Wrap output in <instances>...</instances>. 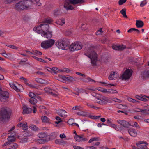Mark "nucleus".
Masks as SVG:
<instances>
[{"label":"nucleus","mask_w":149,"mask_h":149,"mask_svg":"<svg viewBox=\"0 0 149 149\" xmlns=\"http://www.w3.org/2000/svg\"><path fill=\"white\" fill-rule=\"evenodd\" d=\"M49 25L47 24H42L38 26L33 28V30L38 34H41L42 36L47 38L52 36V32L49 31Z\"/></svg>","instance_id":"nucleus-1"},{"label":"nucleus","mask_w":149,"mask_h":149,"mask_svg":"<svg viewBox=\"0 0 149 149\" xmlns=\"http://www.w3.org/2000/svg\"><path fill=\"white\" fill-rule=\"evenodd\" d=\"M12 110L8 107H5L0 109V122L9 120L10 118Z\"/></svg>","instance_id":"nucleus-2"},{"label":"nucleus","mask_w":149,"mask_h":149,"mask_svg":"<svg viewBox=\"0 0 149 149\" xmlns=\"http://www.w3.org/2000/svg\"><path fill=\"white\" fill-rule=\"evenodd\" d=\"M84 55L91 59L92 66H94L96 65V63L97 60V55L93 47H89L87 51L84 53Z\"/></svg>","instance_id":"nucleus-3"},{"label":"nucleus","mask_w":149,"mask_h":149,"mask_svg":"<svg viewBox=\"0 0 149 149\" xmlns=\"http://www.w3.org/2000/svg\"><path fill=\"white\" fill-rule=\"evenodd\" d=\"M112 100L118 102H122L120 100L116 98H113L112 100L103 96H101L100 98L97 99V100H96V102L100 105H104L106 104L107 102H111Z\"/></svg>","instance_id":"nucleus-4"},{"label":"nucleus","mask_w":149,"mask_h":149,"mask_svg":"<svg viewBox=\"0 0 149 149\" xmlns=\"http://www.w3.org/2000/svg\"><path fill=\"white\" fill-rule=\"evenodd\" d=\"M70 45L69 40L67 38L61 39L57 41L56 43L57 47L61 49H65Z\"/></svg>","instance_id":"nucleus-5"},{"label":"nucleus","mask_w":149,"mask_h":149,"mask_svg":"<svg viewBox=\"0 0 149 149\" xmlns=\"http://www.w3.org/2000/svg\"><path fill=\"white\" fill-rule=\"evenodd\" d=\"M55 41L51 39L43 41L41 44V46L44 49H47L51 47L54 44Z\"/></svg>","instance_id":"nucleus-6"},{"label":"nucleus","mask_w":149,"mask_h":149,"mask_svg":"<svg viewBox=\"0 0 149 149\" xmlns=\"http://www.w3.org/2000/svg\"><path fill=\"white\" fill-rule=\"evenodd\" d=\"M10 96L9 93L7 91L3 90L0 88V101L5 102L7 100Z\"/></svg>","instance_id":"nucleus-7"},{"label":"nucleus","mask_w":149,"mask_h":149,"mask_svg":"<svg viewBox=\"0 0 149 149\" xmlns=\"http://www.w3.org/2000/svg\"><path fill=\"white\" fill-rule=\"evenodd\" d=\"M133 71L131 69H126L121 76L123 80L129 79L132 76Z\"/></svg>","instance_id":"nucleus-8"},{"label":"nucleus","mask_w":149,"mask_h":149,"mask_svg":"<svg viewBox=\"0 0 149 149\" xmlns=\"http://www.w3.org/2000/svg\"><path fill=\"white\" fill-rule=\"evenodd\" d=\"M82 45L80 42H77L76 43H73L70 46V49L71 51L78 50L82 49Z\"/></svg>","instance_id":"nucleus-9"},{"label":"nucleus","mask_w":149,"mask_h":149,"mask_svg":"<svg viewBox=\"0 0 149 149\" xmlns=\"http://www.w3.org/2000/svg\"><path fill=\"white\" fill-rule=\"evenodd\" d=\"M136 145L137 146L136 148L135 149H149L146 146V145H148V144L146 142L139 141L137 142Z\"/></svg>","instance_id":"nucleus-10"},{"label":"nucleus","mask_w":149,"mask_h":149,"mask_svg":"<svg viewBox=\"0 0 149 149\" xmlns=\"http://www.w3.org/2000/svg\"><path fill=\"white\" fill-rule=\"evenodd\" d=\"M28 95L31 98V99L29 100L30 103L33 105H34L36 104L38 101L36 98V95L32 92H29Z\"/></svg>","instance_id":"nucleus-11"},{"label":"nucleus","mask_w":149,"mask_h":149,"mask_svg":"<svg viewBox=\"0 0 149 149\" xmlns=\"http://www.w3.org/2000/svg\"><path fill=\"white\" fill-rule=\"evenodd\" d=\"M118 124L123 126L124 127L128 128L130 125H131L129 122L125 120H118L117 121Z\"/></svg>","instance_id":"nucleus-12"},{"label":"nucleus","mask_w":149,"mask_h":149,"mask_svg":"<svg viewBox=\"0 0 149 149\" xmlns=\"http://www.w3.org/2000/svg\"><path fill=\"white\" fill-rule=\"evenodd\" d=\"M24 3V1L23 0L22 1L16 4L15 5V8L17 10L20 9L23 10L25 9H26V6H25Z\"/></svg>","instance_id":"nucleus-13"},{"label":"nucleus","mask_w":149,"mask_h":149,"mask_svg":"<svg viewBox=\"0 0 149 149\" xmlns=\"http://www.w3.org/2000/svg\"><path fill=\"white\" fill-rule=\"evenodd\" d=\"M61 78L63 81V82H66V81H68L70 82L75 81V79L73 78L70 76H61Z\"/></svg>","instance_id":"nucleus-14"},{"label":"nucleus","mask_w":149,"mask_h":149,"mask_svg":"<svg viewBox=\"0 0 149 149\" xmlns=\"http://www.w3.org/2000/svg\"><path fill=\"white\" fill-rule=\"evenodd\" d=\"M112 47L113 49L116 50H122L126 49V45L123 44L119 45H112Z\"/></svg>","instance_id":"nucleus-15"},{"label":"nucleus","mask_w":149,"mask_h":149,"mask_svg":"<svg viewBox=\"0 0 149 149\" xmlns=\"http://www.w3.org/2000/svg\"><path fill=\"white\" fill-rule=\"evenodd\" d=\"M4 52L1 53V54L5 57L9 59L10 60H13L14 59V54L9 53H6V52L4 51Z\"/></svg>","instance_id":"nucleus-16"},{"label":"nucleus","mask_w":149,"mask_h":149,"mask_svg":"<svg viewBox=\"0 0 149 149\" xmlns=\"http://www.w3.org/2000/svg\"><path fill=\"white\" fill-rule=\"evenodd\" d=\"M23 114H29L31 113L32 111V109L30 108H27L26 106H24L23 107Z\"/></svg>","instance_id":"nucleus-17"},{"label":"nucleus","mask_w":149,"mask_h":149,"mask_svg":"<svg viewBox=\"0 0 149 149\" xmlns=\"http://www.w3.org/2000/svg\"><path fill=\"white\" fill-rule=\"evenodd\" d=\"M128 133L132 136L135 137L137 135L136 130L133 128H130L128 130Z\"/></svg>","instance_id":"nucleus-18"},{"label":"nucleus","mask_w":149,"mask_h":149,"mask_svg":"<svg viewBox=\"0 0 149 149\" xmlns=\"http://www.w3.org/2000/svg\"><path fill=\"white\" fill-rule=\"evenodd\" d=\"M75 139L77 141L81 142L82 141H87L88 139L82 135H78L74 137Z\"/></svg>","instance_id":"nucleus-19"},{"label":"nucleus","mask_w":149,"mask_h":149,"mask_svg":"<svg viewBox=\"0 0 149 149\" xmlns=\"http://www.w3.org/2000/svg\"><path fill=\"white\" fill-rule=\"evenodd\" d=\"M69 2L70 3L75 5L76 4H81L84 3V0H69Z\"/></svg>","instance_id":"nucleus-20"},{"label":"nucleus","mask_w":149,"mask_h":149,"mask_svg":"<svg viewBox=\"0 0 149 149\" xmlns=\"http://www.w3.org/2000/svg\"><path fill=\"white\" fill-rule=\"evenodd\" d=\"M66 111L63 109H60L59 110L58 113V115L62 117H65L67 116Z\"/></svg>","instance_id":"nucleus-21"},{"label":"nucleus","mask_w":149,"mask_h":149,"mask_svg":"<svg viewBox=\"0 0 149 149\" xmlns=\"http://www.w3.org/2000/svg\"><path fill=\"white\" fill-rule=\"evenodd\" d=\"M56 137V135L55 132L51 133L49 136V137L47 138L48 140V141L54 139Z\"/></svg>","instance_id":"nucleus-22"},{"label":"nucleus","mask_w":149,"mask_h":149,"mask_svg":"<svg viewBox=\"0 0 149 149\" xmlns=\"http://www.w3.org/2000/svg\"><path fill=\"white\" fill-rule=\"evenodd\" d=\"M135 24L137 28H142L144 25V23L141 20H136Z\"/></svg>","instance_id":"nucleus-23"},{"label":"nucleus","mask_w":149,"mask_h":149,"mask_svg":"<svg viewBox=\"0 0 149 149\" xmlns=\"http://www.w3.org/2000/svg\"><path fill=\"white\" fill-rule=\"evenodd\" d=\"M17 126H19L20 127H22L23 130H27L28 128V126L27 125L26 123H20L19 124H18Z\"/></svg>","instance_id":"nucleus-24"},{"label":"nucleus","mask_w":149,"mask_h":149,"mask_svg":"<svg viewBox=\"0 0 149 149\" xmlns=\"http://www.w3.org/2000/svg\"><path fill=\"white\" fill-rule=\"evenodd\" d=\"M9 85L11 88L14 89L17 92L21 91L20 90L19 88H18L14 83H9Z\"/></svg>","instance_id":"nucleus-25"},{"label":"nucleus","mask_w":149,"mask_h":149,"mask_svg":"<svg viewBox=\"0 0 149 149\" xmlns=\"http://www.w3.org/2000/svg\"><path fill=\"white\" fill-rule=\"evenodd\" d=\"M35 81L37 83L42 84H45L46 82V81L45 80L43 79L40 78H36L35 79Z\"/></svg>","instance_id":"nucleus-26"},{"label":"nucleus","mask_w":149,"mask_h":149,"mask_svg":"<svg viewBox=\"0 0 149 149\" xmlns=\"http://www.w3.org/2000/svg\"><path fill=\"white\" fill-rule=\"evenodd\" d=\"M49 69H50V70H48V71L49 72L53 71V72L55 74H57L59 70L56 67H53L52 68H48Z\"/></svg>","instance_id":"nucleus-27"},{"label":"nucleus","mask_w":149,"mask_h":149,"mask_svg":"<svg viewBox=\"0 0 149 149\" xmlns=\"http://www.w3.org/2000/svg\"><path fill=\"white\" fill-rule=\"evenodd\" d=\"M41 119L43 122L45 123H50V120L45 116H43L41 117Z\"/></svg>","instance_id":"nucleus-28"},{"label":"nucleus","mask_w":149,"mask_h":149,"mask_svg":"<svg viewBox=\"0 0 149 149\" xmlns=\"http://www.w3.org/2000/svg\"><path fill=\"white\" fill-rule=\"evenodd\" d=\"M32 135L33 133L32 132L29 131H24L23 134L24 136L25 137L30 136Z\"/></svg>","instance_id":"nucleus-29"},{"label":"nucleus","mask_w":149,"mask_h":149,"mask_svg":"<svg viewBox=\"0 0 149 149\" xmlns=\"http://www.w3.org/2000/svg\"><path fill=\"white\" fill-rule=\"evenodd\" d=\"M29 128L35 131H38L40 130L39 129L34 125H31L29 126Z\"/></svg>","instance_id":"nucleus-30"},{"label":"nucleus","mask_w":149,"mask_h":149,"mask_svg":"<svg viewBox=\"0 0 149 149\" xmlns=\"http://www.w3.org/2000/svg\"><path fill=\"white\" fill-rule=\"evenodd\" d=\"M57 24L60 25H63L65 24V19H59L56 22Z\"/></svg>","instance_id":"nucleus-31"},{"label":"nucleus","mask_w":149,"mask_h":149,"mask_svg":"<svg viewBox=\"0 0 149 149\" xmlns=\"http://www.w3.org/2000/svg\"><path fill=\"white\" fill-rule=\"evenodd\" d=\"M38 141L39 144H44L45 142H48V140L46 138L43 139H39L38 140Z\"/></svg>","instance_id":"nucleus-32"},{"label":"nucleus","mask_w":149,"mask_h":149,"mask_svg":"<svg viewBox=\"0 0 149 149\" xmlns=\"http://www.w3.org/2000/svg\"><path fill=\"white\" fill-rule=\"evenodd\" d=\"M25 4V6H26V8H27L29 7V6L31 5V2L30 1H29L27 0H23Z\"/></svg>","instance_id":"nucleus-33"},{"label":"nucleus","mask_w":149,"mask_h":149,"mask_svg":"<svg viewBox=\"0 0 149 149\" xmlns=\"http://www.w3.org/2000/svg\"><path fill=\"white\" fill-rule=\"evenodd\" d=\"M47 136L46 133L45 132L39 133L38 134V136L40 138H44Z\"/></svg>","instance_id":"nucleus-34"},{"label":"nucleus","mask_w":149,"mask_h":149,"mask_svg":"<svg viewBox=\"0 0 149 149\" xmlns=\"http://www.w3.org/2000/svg\"><path fill=\"white\" fill-rule=\"evenodd\" d=\"M7 140L9 142L11 143V142H14L15 141V137L13 136H9L7 139Z\"/></svg>","instance_id":"nucleus-35"},{"label":"nucleus","mask_w":149,"mask_h":149,"mask_svg":"<svg viewBox=\"0 0 149 149\" xmlns=\"http://www.w3.org/2000/svg\"><path fill=\"white\" fill-rule=\"evenodd\" d=\"M115 72H114L112 71L111 72V73L109 76L108 79L110 80H113L114 79L113 77H114L115 75Z\"/></svg>","instance_id":"nucleus-36"},{"label":"nucleus","mask_w":149,"mask_h":149,"mask_svg":"<svg viewBox=\"0 0 149 149\" xmlns=\"http://www.w3.org/2000/svg\"><path fill=\"white\" fill-rule=\"evenodd\" d=\"M53 21L52 19L50 18H47L45 19L43 21L44 23L50 24Z\"/></svg>","instance_id":"nucleus-37"},{"label":"nucleus","mask_w":149,"mask_h":149,"mask_svg":"<svg viewBox=\"0 0 149 149\" xmlns=\"http://www.w3.org/2000/svg\"><path fill=\"white\" fill-rule=\"evenodd\" d=\"M99 138L97 137H94L91 138L88 141V143H91L92 142L95 141H97L99 140Z\"/></svg>","instance_id":"nucleus-38"},{"label":"nucleus","mask_w":149,"mask_h":149,"mask_svg":"<svg viewBox=\"0 0 149 149\" xmlns=\"http://www.w3.org/2000/svg\"><path fill=\"white\" fill-rule=\"evenodd\" d=\"M31 2H32L33 4H36L37 5H38L39 6H40L41 4V3H39V0H30Z\"/></svg>","instance_id":"nucleus-39"},{"label":"nucleus","mask_w":149,"mask_h":149,"mask_svg":"<svg viewBox=\"0 0 149 149\" xmlns=\"http://www.w3.org/2000/svg\"><path fill=\"white\" fill-rule=\"evenodd\" d=\"M44 91L46 93L49 94L50 93H52V89L48 88H44Z\"/></svg>","instance_id":"nucleus-40"},{"label":"nucleus","mask_w":149,"mask_h":149,"mask_svg":"<svg viewBox=\"0 0 149 149\" xmlns=\"http://www.w3.org/2000/svg\"><path fill=\"white\" fill-rule=\"evenodd\" d=\"M33 53H34V55H36L37 56H38L39 55H41L42 54V53L41 52L39 51L38 50H35L34 51L33 50Z\"/></svg>","instance_id":"nucleus-41"},{"label":"nucleus","mask_w":149,"mask_h":149,"mask_svg":"<svg viewBox=\"0 0 149 149\" xmlns=\"http://www.w3.org/2000/svg\"><path fill=\"white\" fill-rule=\"evenodd\" d=\"M6 45L10 48L15 50H17L18 49V47H17L13 45Z\"/></svg>","instance_id":"nucleus-42"},{"label":"nucleus","mask_w":149,"mask_h":149,"mask_svg":"<svg viewBox=\"0 0 149 149\" xmlns=\"http://www.w3.org/2000/svg\"><path fill=\"white\" fill-rule=\"evenodd\" d=\"M18 145L16 143H13L12 145L10 146V148L11 149H15L17 148Z\"/></svg>","instance_id":"nucleus-43"},{"label":"nucleus","mask_w":149,"mask_h":149,"mask_svg":"<svg viewBox=\"0 0 149 149\" xmlns=\"http://www.w3.org/2000/svg\"><path fill=\"white\" fill-rule=\"evenodd\" d=\"M128 100L130 102L133 103H139V101H137L134 99H132L131 98H129L128 99Z\"/></svg>","instance_id":"nucleus-44"},{"label":"nucleus","mask_w":149,"mask_h":149,"mask_svg":"<svg viewBox=\"0 0 149 149\" xmlns=\"http://www.w3.org/2000/svg\"><path fill=\"white\" fill-rule=\"evenodd\" d=\"M70 3L69 2V0L68 1H67L65 2L64 3V8L66 9L68 7V6L70 5Z\"/></svg>","instance_id":"nucleus-45"},{"label":"nucleus","mask_w":149,"mask_h":149,"mask_svg":"<svg viewBox=\"0 0 149 149\" xmlns=\"http://www.w3.org/2000/svg\"><path fill=\"white\" fill-rule=\"evenodd\" d=\"M28 140V139L27 137H25L22 138L21 141V142L22 143H24L27 142Z\"/></svg>","instance_id":"nucleus-46"},{"label":"nucleus","mask_w":149,"mask_h":149,"mask_svg":"<svg viewBox=\"0 0 149 149\" xmlns=\"http://www.w3.org/2000/svg\"><path fill=\"white\" fill-rule=\"evenodd\" d=\"M144 74L145 77H149V70L146 71L144 72Z\"/></svg>","instance_id":"nucleus-47"},{"label":"nucleus","mask_w":149,"mask_h":149,"mask_svg":"<svg viewBox=\"0 0 149 149\" xmlns=\"http://www.w3.org/2000/svg\"><path fill=\"white\" fill-rule=\"evenodd\" d=\"M100 116H90V118L93 119H98L100 117Z\"/></svg>","instance_id":"nucleus-48"},{"label":"nucleus","mask_w":149,"mask_h":149,"mask_svg":"<svg viewBox=\"0 0 149 149\" xmlns=\"http://www.w3.org/2000/svg\"><path fill=\"white\" fill-rule=\"evenodd\" d=\"M147 2L146 0H144V1H141V3L140 5V6L141 7H143L146 4Z\"/></svg>","instance_id":"nucleus-49"},{"label":"nucleus","mask_w":149,"mask_h":149,"mask_svg":"<svg viewBox=\"0 0 149 149\" xmlns=\"http://www.w3.org/2000/svg\"><path fill=\"white\" fill-rule=\"evenodd\" d=\"M109 126L112 128H114L116 130H117V129H118L117 126L115 124L111 123L110 124V125Z\"/></svg>","instance_id":"nucleus-50"},{"label":"nucleus","mask_w":149,"mask_h":149,"mask_svg":"<svg viewBox=\"0 0 149 149\" xmlns=\"http://www.w3.org/2000/svg\"><path fill=\"white\" fill-rule=\"evenodd\" d=\"M73 121V119H70L68 120L67 123L69 125H72Z\"/></svg>","instance_id":"nucleus-51"},{"label":"nucleus","mask_w":149,"mask_h":149,"mask_svg":"<svg viewBox=\"0 0 149 149\" xmlns=\"http://www.w3.org/2000/svg\"><path fill=\"white\" fill-rule=\"evenodd\" d=\"M127 0H119L118 1V4L119 5H122L125 3Z\"/></svg>","instance_id":"nucleus-52"},{"label":"nucleus","mask_w":149,"mask_h":149,"mask_svg":"<svg viewBox=\"0 0 149 149\" xmlns=\"http://www.w3.org/2000/svg\"><path fill=\"white\" fill-rule=\"evenodd\" d=\"M130 126H132V127H136L138 128H140L139 126L138 125V123L136 122H135L133 125H130Z\"/></svg>","instance_id":"nucleus-53"},{"label":"nucleus","mask_w":149,"mask_h":149,"mask_svg":"<svg viewBox=\"0 0 149 149\" xmlns=\"http://www.w3.org/2000/svg\"><path fill=\"white\" fill-rule=\"evenodd\" d=\"M73 148L74 149H84L83 147L76 145L74 146Z\"/></svg>","instance_id":"nucleus-54"},{"label":"nucleus","mask_w":149,"mask_h":149,"mask_svg":"<svg viewBox=\"0 0 149 149\" xmlns=\"http://www.w3.org/2000/svg\"><path fill=\"white\" fill-rule=\"evenodd\" d=\"M120 13H121L123 15H124L125 14H126V9L125 8H123L120 11Z\"/></svg>","instance_id":"nucleus-55"},{"label":"nucleus","mask_w":149,"mask_h":149,"mask_svg":"<svg viewBox=\"0 0 149 149\" xmlns=\"http://www.w3.org/2000/svg\"><path fill=\"white\" fill-rule=\"evenodd\" d=\"M86 149H97L95 147L93 146H86Z\"/></svg>","instance_id":"nucleus-56"},{"label":"nucleus","mask_w":149,"mask_h":149,"mask_svg":"<svg viewBox=\"0 0 149 149\" xmlns=\"http://www.w3.org/2000/svg\"><path fill=\"white\" fill-rule=\"evenodd\" d=\"M117 93V91L114 90H109V93L112 94L115 93Z\"/></svg>","instance_id":"nucleus-57"},{"label":"nucleus","mask_w":149,"mask_h":149,"mask_svg":"<svg viewBox=\"0 0 149 149\" xmlns=\"http://www.w3.org/2000/svg\"><path fill=\"white\" fill-rule=\"evenodd\" d=\"M112 120L111 119H108L107 121V123L108 124L107 125L109 126L110 124L112 123Z\"/></svg>","instance_id":"nucleus-58"},{"label":"nucleus","mask_w":149,"mask_h":149,"mask_svg":"<svg viewBox=\"0 0 149 149\" xmlns=\"http://www.w3.org/2000/svg\"><path fill=\"white\" fill-rule=\"evenodd\" d=\"M72 109L74 110H79L80 108L79 106H75L73 107Z\"/></svg>","instance_id":"nucleus-59"},{"label":"nucleus","mask_w":149,"mask_h":149,"mask_svg":"<svg viewBox=\"0 0 149 149\" xmlns=\"http://www.w3.org/2000/svg\"><path fill=\"white\" fill-rule=\"evenodd\" d=\"M60 142V145H64L65 144L67 143L66 141H65L63 139H61Z\"/></svg>","instance_id":"nucleus-60"},{"label":"nucleus","mask_w":149,"mask_h":149,"mask_svg":"<svg viewBox=\"0 0 149 149\" xmlns=\"http://www.w3.org/2000/svg\"><path fill=\"white\" fill-rule=\"evenodd\" d=\"M76 113L79 116H83L84 115V112L81 111L77 112Z\"/></svg>","instance_id":"nucleus-61"},{"label":"nucleus","mask_w":149,"mask_h":149,"mask_svg":"<svg viewBox=\"0 0 149 149\" xmlns=\"http://www.w3.org/2000/svg\"><path fill=\"white\" fill-rule=\"evenodd\" d=\"M36 73L38 74L41 75H44L45 74V73L39 71L37 72H36Z\"/></svg>","instance_id":"nucleus-62"},{"label":"nucleus","mask_w":149,"mask_h":149,"mask_svg":"<svg viewBox=\"0 0 149 149\" xmlns=\"http://www.w3.org/2000/svg\"><path fill=\"white\" fill-rule=\"evenodd\" d=\"M74 9V8L72 6L70 5L66 9L68 10H73Z\"/></svg>","instance_id":"nucleus-63"},{"label":"nucleus","mask_w":149,"mask_h":149,"mask_svg":"<svg viewBox=\"0 0 149 149\" xmlns=\"http://www.w3.org/2000/svg\"><path fill=\"white\" fill-rule=\"evenodd\" d=\"M143 111L142 109L139 108H136L134 110V111L136 112H141V111Z\"/></svg>","instance_id":"nucleus-64"}]
</instances>
